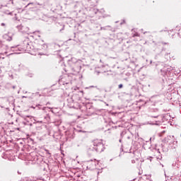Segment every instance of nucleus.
Listing matches in <instances>:
<instances>
[{
  "label": "nucleus",
  "instance_id": "f257e3e1",
  "mask_svg": "<svg viewBox=\"0 0 181 181\" xmlns=\"http://www.w3.org/2000/svg\"><path fill=\"white\" fill-rule=\"evenodd\" d=\"M93 149L98 152V153H101V152H104V149L105 147L104 146V144H103L102 139H94L93 141Z\"/></svg>",
  "mask_w": 181,
  "mask_h": 181
},
{
  "label": "nucleus",
  "instance_id": "f03ea898",
  "mask_svg": "<svg viewBox=\"0 0 181 181\" xmlns=\"http://www.w3.org/2000/svg\"><path fill=\"white\" fill-rule=\"evenodd\" d=\"M81 71V64L80 62H76L71 66V71L74 75L78 74Z\"/></svg>",
  "mask_w": 181,
  "mask_h": 181
},
{
  "label": "nucleus",
  "instance_id": "7ed1b4c3",
  "mask_svg": "<svg viewBox=\"0 0 181 181\" xmlns=\"http://www.w3.org/2000/svg\"><path fill=\"white\" fill-rule=\"evenodd\" d=\"M23 28L25 27H23L22 25L17 26V29H18V30H23Z\"/></svg>",
  "mask_w": 181,
  "mask_h": 181
},
{
  "label": "nucleus",
  "instance_id": "20e7f679",
  "mask_svg": "<svg viewBox=\"0 0 181 181\" xmlns=\"http://www.w3.org/2000/svg\"><path fill=\"white\" fill-rule=\"evenodd\" d=\"M6 39L8 42H11V40H12V37H8V35H6Z\"/></svg>",
  "mask_w": 181,
  "mask_h": 181
},
{
  "label": "nucleus",
  "instance_id": "39448f33",
  "mask_svg": "<svg viewBox=\"0 0 181 181\" xmlns=\"http://www.w3.org/2000/svg\"><path fill=\"white\" fill-rule=\"evenodd\" d=\"M139 37V35L138 33H135L134 35H133V37Z\"/></svg>",
  "mask_w": 181,
  "mask_h": 181
},
{
  "label": "nucleus",
  "instance_id": "423d86ee",
  "mask_svg": "<svg viewBox=\"0 0 181 181\" xmlns=\"http://www.w3.org/2000/svg\"><path fill=\"white\" fill-rule=\"evenodd\" d=\"M122 87H124V85H122V84L119 85V88H122Z\"/></svg>",
  "mask_w": 181,
  "mask_h": 181
},
{
  "label": "nucleus",
  "instance_id": "0eeeda50",
  "mask_svg": "<svg viewBox=\"0 0 181 181\" xmlns=\"http://www.w3.org/2000/svg\"><path fill=\"white\" fill-rule=\"evenodd\" d=\"M62 30H64V25H63V28L60 30V32H62Z\"/></svg>",
  "mask_w": 181,
  "mask_h": 181
},
{
  "label": "nucleus",
  "instance_id": "6e6552de",
  "mask_svg": "<svg viewBox=\"0 0 181 181\" xmlns=\"http://www.w3.org/2000/svg\"><path fill=\"white\" fill-rule=\"evenodd\" d=\"M157 159H159L160 160L162 159V156L158 157Z\"/></svg>",
  "mask_w": 181,
  "mask_h": 181
},
{
  "label": "nucleus",
  "instance_id": "1a4fd4ad",
  "mask_svg": "<svg viewBox=\"0 0 181 181\" xmlns=\"http://www.w3.org/2000/svg\"><path fill=\"white\" fill-rule=\"evenodd\" d=\"M132 163H135V160H132Z\"/></svg>",
  "mask_w": 181,
  "mask_h": 181
},
{
  "label": "nucleus",
  "instance_id": "9d476101",
  "mask_svg": "<svg viewBox=\"0 0 181 181\" xmlns=\"http://www.w3.org/2000/svg\"><path fill=\"white\" fill-rule=\"evenodd\" d=\"M47 153H49L50 155V153H49V150H46Z\"/></svg>",
  "mask_w": 181,
  "mask_h": 181
},
{
  "label": "nucleus",
  "instance_id": "9b49d317",
  "mask_svg": "<svg viewBox=\"0 0 181 181\" xmlns=\"http://www.w3.org/2000/svg\"><path fill=\"white\" fill-rule=\"evenodd\" d=\"M1 26H5V23H2L1 24Z\"/></svg>",
  "mask_w": 181,
  "mask_h": 181
},
{
  "label": "nucleus",
  "instance_id": "f8f14e48",
  "mask_svg": "<svg viewBox=\"0 0 181 181\" xmlns=\"http://www.w3.org/2000/svg\"><path fill=\"white\" fill-rule=\"evenodd\" d=\"M29 5H30V4H28V6H29Z\"/></svg>",
  "mask_w": 181,
  "mask_h": 181
},
{
  "label": "nucleus",
  "instance_id": "ddd939ff",
  "mask_svg": "<svg viewBox=\"0 0 181 181\" xmlns=\"http://www.w3.org/2000/svg\"><path fill=\"white\" fill-rule=\"evenodd\" d=\"M13 88H15V86H13Z\"/></svg>",
  "mask_w": 181,
  "mask_h": 181
}]
</instances>
